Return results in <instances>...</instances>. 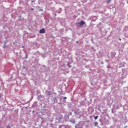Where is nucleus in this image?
<instances>
[{
	"label": "nucleus",
	"mask_w": 128,
	"mask_h": 128,
	"mask_svg": "<svg viewBox=\"0 0 128 128\" xmlns=\"http://www.w3.org/2000/svg\"><path fill=\"white\" fill-rule=\"evenodd\" d=\"M40 34H46V30L42 28L40 30Z\"/></svg>",
	"instance_id": "nucleus-1"
},
{
	"label": "nucleus",
	"mask_w": 128,
	"mask_h": 128,
	"mask_svg": "<svg viewBox=\"0 0 128 128\" xmlns=\"http://www.w3.org/2000/svg\"><path fill=\"white\" fill-rule=\"evenodd\" d=\"M84 24H86V22H84V20H81V21L78 23V24H80V26H84Z\"/></svg>",
	"instance_id": "nucleus-2"
},
{
	"label": "nucleus",
	"mask_w": 128,
	"mask_h": 128,
	"mask_svg": "<svg viewBox=\"0 0 128 128\" xmlns=\"http://www.w3.org/2000/svg\"><path fill=\"white\" fill-rule=\"evenodd\" d=\"M94 124L95 126H98V122H95L94 123Z\"/></svg>",
	"instance_id": "nucleus-3"
},
{
	"label": "nucleus",
	"mask_w": 128,
	"mask_h": 128,
	"mask_svg": "<svg viewBox=\"0 0 128 128\" xmlns=\"http://www.w3.org/2000/svg\"><path fill=\"white\" fill-rule=\"evenodd\" d=\"M98 116H94V120H98Z\"/></svg>",
	"instance_id": "nucleus-4"
},
{
	"label": "nucleus",
	"mask_w": 128,
	"mask_h": 128,
	"mask_svg": "<svg viewBox=\"0 0 128 128\" xmlns=\"http://www.w3.org/2000/svg\"><path fill=\"white\" fill-rule=\"evenodd\" d=\"M62 116H60L58 117V120H62Z\"/></svg>",
	"instance_id": "nucleus-5"
},
{
	"label": "nucleus",
	"mask_w": 128,
	"mask_h": 128,
	"mask_svg": "<svg viewBox=\"0 0 128 128\" xmlns=\"http://www.w3.org/2000/svg\"><path fill=\"white\" fill-rule=\"evenodd\" d=\"M7 128H10V125H8Z\"/></svg>",
	"instance_id": "nucleus-6"
},
{
	"label": "nucleus",
	"mask_w": 128,
	"mask_h": 128,
	"mask_svg": "<svg viewBox=\"0 0 128 128\" xmlns=\"http://www.w3.org/2000/svg\"><path fill=\"white\" fill-rule=\"evenodd\" d=\"M110 0H108L107 2H110Z\"/></svg>",
	"instance_id": "nucleus-7"
},
{
	"label": "nucleus",
	"mask_w": 128,
	"mask_h": 128,
	"mask_svg": "<svg viewBox=\"0 0 128 128\" xmlns=\"http://www.w3.org/2000/svg\"><path fill=\"white\" fill-rule=\"evenodd\" d=\"M64 100H66V97H64Z\"/></svg>",
	"instance_id": "nucleus-8"
},
{
	"label": "nucleus",
	"mask_w": 128,
	"mask_h": 128,
	"mask_svg": "<svg viewBox=\"0 0 128 128\" xmlns=\"http://www.w3.org/2000/svg\"><path fill=\"white\" fill-rule=\"evenodd\" d=\"M76 44H78V41L76 42Z\"/></svg>",
	"instance_id": "nucleus-9"
},
{
	"label": "nucleus",
	"mask_w": 128,
	"mask_h": 128,
	"mask_svg": "<svg viewBox=\"0 0 128 128\" xmlns=\"http://www.w3.org/2000/svg\"><path fill=\"white\" fill-rule=\"evenodd\" d=\"M31 10H34V8H32V9H31Z\"/></svg>",
	"instance_id": "nucleus-10"
},
{
	"label": "nucleus",
	"mask_w": 128,
	"mask_h": 128,
	"mask_svg": "<svg viewBox=\"0 0 128 128\" xmlns=\"http://www.w3.org/2000/svg\"><path fill=\"white\" fill-rule=\"evenodd\" d=\"M119 40H122V38H119Z\"/></svg>",
	"instance_id": "nucleus-11"
},
{
	"label": "nucleus",
	"mask_w": 128,
	"mask_h": 128,
	"mask_svg": "<svg viewBox=\"0 0 128 128\" xmlns=\"http://www.w3.org/2000/svg\"><path fill=\"white\" fill-rule=\"evenodd\" d=\"M68 66H70V64H68Z\"/></svg>",
	"instance_id": "nucleus-12"
},
{
	"label": "nucleus",
	"mask_w": 128,
	"mask_h": 128,
	"mask_svg": "<svg viewBox=\"0 0 128 128\" xmlns=\"http://www.w3.org/2000/svg\"><path fill=\"white\" fill-rule=\"evenodd\" d=\"M22 48H24V46H22Z\"/></svg>",
	"instance_id": "nucleus-13"
},
{
	"label": "nucleus",
	"mask_w": 128,
	"mask_h": 128,
	"mask_svg": "<svg viewBox=\"0 0 128 128\" xmlns=\"http://www.w3.org/2000/svg\"><path fill=\"white\" fill-rule=\"evenodd\" d=\"M55 16H56V14H55Z\"/></svg>",
	"instance_id": "nucleus-14"
}]
</instances>
